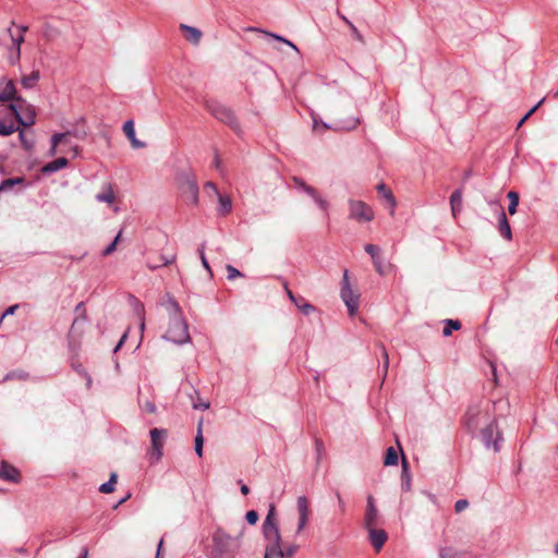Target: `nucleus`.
Returning a JSON list of instances; mask_svg holds the SVG:
<instances>
[{
  "mask_svg": "<svg viewBox=\"0 0 558 558\" xmlns=\"http://www.w3.org/2000/svg\"><path fill=\"white\" fill-rule=\"evenodd\" d=\"M8 33L12 39L13 48L16 50V58L21 59V45L24 43V35L14 36L11 28H8Z\"/></svg>",
  "mask_w": 558,
  "mask_h": 558,
  "instance_id": "nucleus-33",
  "label": "nucleus"
},
{
  "mask_svg": "<svg viewBox=\"0 0 558 558\" xmlns=\"http://www.w3.org/2000/svg\"><path fill=\"white\" fill-rule=\"evenodd\" d=\"M316 462L319 463L325 451L324 442L320 439L315 440Z\"/></svg>",
  "mask_w": 558,
  "mask_h": 558,
  "instance_id": "nucleus-43",
  "label": "nucleus"
},
{
  "mask_svg": "<svg viewBox=\"0 0 558 558\" xmlns=\"http://www.w3.org/2000/svg\"><path fill=\"white\" fill-rule=\"evenodd\" d=\"M24 183H25L24 177H15V178L5 179L0 183V193L9 192L15 185H20V184H24Z\"/></svg>",
  "mask_w": 558,
  "mask_h": 558,
  "instance_id": "nucleus-25",
  "label": "nucleus"
},
{
  "mask_svg": "<svg viewBox=\"0 0 558 558\" xmlns=\"http://www.w3.org/2000/svg\"><path fill=\"white\" fill-rule=\"evenodd\" d=\"M39 80V71H33L29 75L22 78V85L25 88H33Z\"/></svg>",
  "mask_w": 558,
  "mask_h": 558,
  "instance_id": "nucleus-32",
  "label": "nucleus"
},
{
  "mask_svg": "<svg viewBox=\"0 0 558 558\" xmlns=\"http://www.w3.org/2000/svg\"><path fill=\"white\" fill-rule=\"evenodd\" d=\"M20 471L8 463L7 461L0 462V478L11 483H17L20 481Z\"/></svg>",
  "mask_w": 558,
  "mask_h": 558,
  "instance_id": "nucleus-14",
  "label": "nucleus"
},
{
  "mask_svg": "<svg viewBox=\"0 0 558 558\" xmlns=\"http://www.w3.org/2000/svg\"><path fill=\"white\" fill-rule=\"evenodd\" d=\"M349 217L359 222H368L374 219V213L372 208L362 201H349Z\"/></svg>",
  "mask_w": 558,
  "mask_h": 558,
  "instance_id": "nucleus-9",
  "label": "nucleus"
},
{
  "mask_svg": "<svg viewBox=\"0 0 558 558\" xmlns=\"http://www.w3.org/2000/svg\"><path fill=\"white\" fill-rule=\"evenodd\" d=\"M163 338L175 344L187 343L191 340V337L185 319H183L182 316L171 317L169 328Z\"/></svg>",
  "mask_w": 558,
  "mask_h": 558,
  "instance_id": "nucleus-5",
  "label": "nucleus"
},
{
  "mask_svg": "<svg viewBox=\"0 0 558 558\" xmlns=\"http://www.w3.org/2000/svg\"><path fill=\"white\" fill-rule=\"evenodd\" d=\"M337 500H338V505H339V510L341 513H344L345 511V504L340 495V493H337Z\"/></svg>",
  "mask_w": 558,
  "mask_h": 558,
  "instance_id": "nucleus-63",
  "label": "nucleus"
},
{
  "mask_svg": "<svg viewBox=\"0 0 558 558\" xmlns=\"http://www.w3.org/2000/svg\"><path fill=\"white\" fill-rule=\"evenodd\" d=\"M424 495L427 497V499L433 504V505H438V499L436 497V495L429 493V492H424Z\"/></svg>",
  "mask_w": 558,
  "mask_h": 558,
  "instance_id": "nucleus-64",
  "label": "nucleus"
},
{
  "mask_svg": "<svg viewBox=\"0 0 558 558\" xmlns=\"http://www.w3.org/2000/svg\"><path fill=\"white\" fill-rule=\"evenodd\" d=\"M219 199V208L218 211L221 216H225L230 213L232 203L228 196H223L221 194L217 195Z\"/></svg>",
  "mask_w": 558,
  "mask_h": 558,
  "instance_id": "nucleus-28",
  "label": "nucleus"
},
{
  "mask_svg": "<svg viewBox=\"0 0 558 558\" xmlns=\"http://www.w3.org/2000/svg\"><path fill=\"white\" fill-rule=\"evenodd\" d=\"M376 190L380 196H383L390 205L391 211L390 214L393 215L395 207H396V199L393 197V194L390 189L387 187L385 183H380L376 186Z\"/></svg>",
  "mask_w": 558,
  "mask_h": 558,
  "instance_id": "nucleus-24",
  "label": "nucleus"
},
{
  "mask_svg": "<svg viewBox=\"0 0 558 558\" xmlns=\"http://www.w3.org/2000/svg\"><path fill=\"white\" fill-rule=\"evenodd\" d=\"M118 475L117 473H111L109 481L101 484L99 487V492L102 494H110L114 490V484L117 483Z\"/></svg>",
  "mask_w": 558,
  "mask_h": 558,
  "instance_id": "nucleus-30",
  "label": "nucleus"
},
{
  "mask_svg": "<svg viewBox=\"0 0 558 558\" xmlns=\"http://www.w3.org/2000/svg\"><path fill=\"white\" fill-rule=\"evenodd\" d=\"M141 408L148 412V413H155L156 412V405L154 402L147 400L144 403H141Z\"/></svg>",
  "mask_w": 558,
  "mask_h": 558,
  "instance_id": "nucleus-54",
  "label": "nucleus"
},
{
  "mask_svg": "<svg viewBox=\"0 0 558 558\" xmlns=\"http://www.w3.org/2000/svg\"><path fill=\"white\" fill-rule=\"evenodd\" d=\"M175 180L183 201L187 205L196 206L199 199V187L194 172L191 170L180 171Z\"/></svg>",
  "mask_w": 558,
  "mask_h": 558,
  "instance_id": "nucleus-4",
  "label": "nucleus"
},
{
  "mask_svg": "<svg viewBox=\"0 0 558 558\" xmlns=\"http://www.w3.org/2000/svg\"><path fill=\"white\" fill-rule=\"evenodd\" d=\"M507 197L510 201L508 211L510 215H514L517 213V207L519 205V194L514 191H510Z\"/></svg>",
  "mask_w": 558,
  "mask_h": 558,
  "instance_id": "nucleus-35",
  "label": "nucleus"
},
{
  "mask_svg": "<svg viewBox=\"0 0 558 558\" xmlns=\"http://www.w3.org/2000/svg\"><path fill=\"white\" fill-rule=\"evenodd\" d=\"M439 558H457V551L452 547H440Z\"/></svg>",
  "mask_w": 558,
  "mask_h": 558,
  "instance_id": "nucleus-42",
  "label": "nucleus"
},
{
  "mask_svg": "<svg viewBox=\"0 0 558 558\" xmlns=\"http://www.w3.org/2000/svg\"><path fill=\"white\" fill-rule=\"evenodd\" d=\"M9 116L10 118L14 117L16 121L24 125V126H31L35 123V111L28 110L25 118L22 117L20 112V106H16L15 104H10L9 106L0 109V116ZM16 131L15 123L10 119L5 120L2 117H0V135L8 136L11 135Z\"/></svg>",
  "mask_w": 558,
  "mask_h": 558,
  "instance_id": "nucleus-3",
  "label": "nucleus"
},
{
  "mask_svg": "<svg viewBox=\"0 0 558 558\" xmlns=\"http://www.w3.org/2000/svg\"><path fill=\"white\" fill-rule=\"evenodd\" d=\"M347 25L350 27L353 37L355 39H357L359 41H363V36L359 32V29L354 26V24L351 21H347Z\"/></svg>",
  "mask_w": 558,
  "mask_h": 558,
  "instance_id": "nucleus-51",
  "label": "nucleus"
},
{
  "mask_svg": "<svg viewBox=\"0 0 558 558\" xmlns=\"http://www.w3.org/2000/svg\"><path fill=\"white\" fill-rule=\"evenodd\" d=\"M202 425H203V422L201 421L198 423L197 435L195 437V452L198 457L203 456L204 438L202 435Z\"/></svg>",
  "mask_w": 558,
  "mask_h": 558,
  "instance_id": "nucleus-34",
  "label": "nucleus"
},
{
  "mask_svg": "<svg viewBox=\"0 0 558 558\" xmlns=\"http://www.w3.org/2000/svg\"><path fill=\"white\" fill-rule=\"evenodd\" d=\"M308 521H310V518H303V517L298 518V526H296V531H295L296 535L302 533V531L306 527Z\"/></svg>",
  "mask_w": 558,
  "mask_h": 558,
  "instance_id": "nucleus-48",
  "label": "nucleus"
},
{
  "mask_svg": "<svg viewBox=\"0 0 558 558\" xmlns=\"http://www.w3.org/2000/svg\"><path fill=\"white\" fill-rule=\"evenodd\" d=\"M165 307L168 311L170 318L173 316H181V307L172 296H168Z\"/></svg>",
  "mask_w": 558,
  "mask_h": 558,
  "instance_id": "nucleus-27",
  "label": "nucleus"
},
{
  "mask_svg": "<svg viewBox=\"0 0 558 558\" xmlns=\"http://www.w3.org/2000/svg\"><path fill=\"white\" fill-rule=\"evenodd\" d=\"M461 204H462V191L460 189L452 192L450 195V206L452 215L456 216L457 213L461 210Z\"/></svg>",
  "mask_w": 558,
  "mask_h": 558,
  "instance_id": "nucleus-26",
  "label": "nucleus"
},
{
  "mask_svg": "<svg viewBox=\"0 0 558 558\" xmlns=\"http://www.w3.org/2000/svg\"><path fill=\"white\" fill-rule=\"evenodd\" d=\"M411 472L410 466L405 458H402V472H401V489L403 492L411 490Z\"/></svg>",
  "mask_w": 558,
  "mask_h": 558,
  "instance_id": "nucleus-21",
  "label": "nucleus"
},
{
  "mask_svg": "<svg viewBox=\"0 0 558 558\" xmlns=\"http://www.w3.org/2000/svg\"><path fill=\"white\" fill-rule=\"evenodd\" d=\"M68 163H69V161L65 157H60V158H57L53 161L45 165L43 167L41 171L45 174H50V173L57 172V171L65 168L68 166Z\"/></svg>",
  "mask_w": 558,
  "mask_h": 558,
  "instance_id": "nucleus-20",
  "label": "nucleus"
},
{
  "mask_svg": "<svg viewBox=\"0 0 558 558\" xmlns=\"http://www.w3.org/2000/svg\"><path fill=\"white\" fill-rule=\"evenodd\" d=\"M302 192L307 194L312 199L315 198L319 194L315 187H313L312 185H308V184H306L303 187Z\"/></svg>",
  "mask_w": 558,
  "mask_h": 558,
  "instance_id": "nucleus-53",
  "label": "nucleus"
},
{
  "mask_svg": "<svg viewBox=\"0 0 558 558\" xmlns=\"http://www.w3.org/2000/svg\"><path fill=\"white\" fill-rule=\"evenodd\" d=\"M369 534V541L376 551L380 550L387 542L388 535L381 529H375V526L366 527Z\"/></svg>",
  "mask_w": 558,
  "mask_h": 558,
  "instance_id": "nucleus-16",
  "label": "nucleus"
},
{
  "mask_svg": "<svg viewBox=\"0 0 558 558\" xmlns=\"http://www.w3.org/2000/svg\"><path fill=\"white\" fill-rule=\"evenodd\" d=\"M117 248V245H116V242H111L104 251H102V255L104 256H108L110 254H112Z\"/></svg>",
  "mask_w": 558,
  "mask_h": 558,
  "instance_id": "nucleus-59",
  "label": "nucleus"
},
{
  "mask_svg": "<svg viewBox=\"0 0 558 558\" xmlns=\"http://www.w3.org/2000/svg\"><path fill=\"white\" fill-rule=\"evenodd\" d=\"M283 288L286 290V293L287 295L289 296V299L294 303V305L304 314V315H310L312 314L313 312H315V306L307 303L303 298L301 296H295L293 294V292L289 289L288 287V282L287 281H283Z\"/></svg>",
  "mask_w": 558,
  "mask_h": 558,
  "instance_id": "nucleus-12",
  "label": "nucleus"
},
{
  "mask_svg": "<svg viewBox=\"0 0 558 558\" xmlns=\"http://www.w3.org/2000/svg\"><path fill=\"white\" fill-rule=\"evenodd\" d=\"M207 109L217 120L229 125L236 133H240V124L231 109L216 102L207 104Z\"/></svg>",
  "mask_w": 558,
  "mask_h": 558,
  "instance_id": "nucleus-7",
  "label": "nucleus"
},
{
  "mask_svg": "<svg viewBox=\"0 0 558 558\" xmlns=\"http://www.w3.org/2000/svg\"><path fill=\"white\" fill-rule=\"evenodd\" d=\"M298 517L311 518L310 500L306 496H299L296 499Z\"/></svg>",
  "mask_w": 558,
  "mask_h": 558,
  "instance_id": "nucleus-23",
  "label": "nucleus"
},
{
  "mask_svg": "<svg viewBox=\"0 0 558 558\" xmlns=\"http://www.w3.org/2000/svg\"><path fill=\"white\" fill-rule=\"evenodd\" d=\"M205 190H207V191H211V192H214L216 195H219V194H220V193H219V191H218L217 185H216L214 182H211V181H208V182H206V183H205Z\"/></svg>",
  "mask_w": 558,
  "mask_h": 558,
  "instance_id": "nucleus-58",
  "label": "nucleus"
},
{
  "mask_svg": "<svg viewBox=\"0 0 558 558\" xmlns=\"http://www.w3.org/2000/svg\"><path fill=\"white\" fill-rule=\"evenodd\" d=\"M75 312L78 314V316L74 319V322L72 324L71 333L75 330L76 326L80 323H83L86 319V313H85V307H84V303L83 302H81V303H78L76 305Z\"/></svg>",
  "mask_w": 558,
  "mask_h": 558,
  "instance_id": "nucleus-29",
  "label": "nucleus"
},
{
  "mask_svg": "<svg viewBox=\"0 0 558 558\" xmlns=\"http://www.w3.org/2000/svg\"><path fill=\"white\" fill-rule=\"evenodd\" d=\"M198 254H199V257H201V260H202V265L203 267L211 275V269H210V266L206 259V256H205V252H204V245H202L199 248H198Z\"/></svg>",
  "mask_w": 558,
  "mask_h": 558,
  "instance_id": "nucleus-49",
  "label": "nucleus"
},
{
  "mask_svg": "<svg viewBox=\"0 0 558 558\" xmlns=\"http://www.w3.org/2000/svg\"><path fill=\"white\" fill-rule=\"evenodd\" d=\"M65 138H66V133H56V134L52 135V137H51L50 155H56L57 154V146L60 143L65 142Z\"/></svg>",
  "mask_w": 558,
  "mask_h": 558,
  "instance_id": "nucleus-37",
  "label": "nucleus"
},
{
  "mask_svg": "<svg viewBox=\"0 0 558 558\" xmlns=\"http://www.w3.org/2000/svg\"><path fill=\"white\" fill-rule=\"evenodd\" d=\"M483 421H488L487 411H482L478 405H472L468 409L464 416V424L469 432H475Z\"/></svg>",
  "mask_w": 558,
  "mask_h": 558,
  "instance_id": "nucleus-10",
  "label": "nucleus"
},
{
  "mask_svg": "<svg viewBox=\"0 0 558 558\" xmlns=\"http://www.w3.org/2000/svg\"><path fill=\"white\" fill-rule=\"evenodd\" d=\"M180 31L183 33L184 38L193 44L198 45L202 39V32L193 26L186 25V24H180L179 26Z\"/></svg>",
  "mask_w": 558,
  "mask_h": 558,
  "instance_id": "nucleus-17",
  "label": "nucleus"
},
{
  "mask_svg": "<svg viewBox=\"0 0 558 558\" xmlns=\"http://www.w3.org/2000/svg\"><path fill=\"white\" fill-rule=\"evenodd\" d=\"M227 271H228V279L229 280H233L238 277H242L243 274L241 271H239L236 268H234L233 266L231 265H227Z\"/></svg>",
  "mask_w": 558,
  "mask_h": 558,
  "instance_id": "nucleus-46",
  "label": "nucleus"
},
{
  "mask_svg": "<svg viewBox=\"0 0 558 558\" xmlns=\"http://www.w3.org/2000/svg\"><path fill=\"white\" fill-rule=\"evenodd\" d=\"M481 440L487 450H493L494 452L500 451L504 437L495 418L489 421L486 426L481 429Z\"/></svg>",
  "mask_w": 558,
  "mask_h": 558,
  "instance_id": "nucleus-6",
  "label": "nucleus"
},
{
  "mask_svg": "<svg viewBox=\"0 0 558 558\" xmlns=\"http://www.w3.org/2000/svg\"><path fill=\"white\" fill-rule=\"evenodd\" d=\"M174 260H175L174 255H172L170 257H166L165 255H159L156 260H153L150 257H148L146 260V266L149 269L155 270L161 266L170 265V264L174 263Z\"/></svg>",
  "mask_w": 558,
  "mask_h": 558,
  "instance_id": "nucleus-22",
  "label": "nucleus"
},
{
  "mask_svg": "<svg viewBox=\"0 0 558 558\" xmlns=\"http://www.w3.org/2000/svg\"><path fill=\"white\" fill-rule=\"evenodd\" d=\"M385 465H396L398 463V453L393 447H389L386 451Z\"/></svg>",
  "mask_w": 558,
  "mask_h": 558,
  "instance_id": "nucleus-38",
  "label": "nucleus"
},
{
  "mask_svg": "<svg viewBox=\"0 0 558 558\" xmlns=\"http://www.w3.org/2000/svg\"><path fill=\"white\" fill-rule=\"evenodd\" d=\"M372 262H373V265H374L376 271L380 276L386 274V266H385V259L383 257V254H380L378 256H374V258H372Z\"/></svg>",
  "mask_w": 558,
  "mask_h": 558,
  "instance_id": "nucleus-39",
  "label": "nucleus"
},
{
  "mask_svg": "<svg viewBox=\"0 0 558 558\" xmlns=\"http://www.w3.org/2000/svg\"><path fill=\"white\" fill-rule=\"evenodd\" d=\"M340 295L350 316L355 315L359 308L360 294L354 293L349 282V271L344 269Z\"/></svg>",
  "mask_w": 558,
  "mask_h": 558,
  "instance_id": "nucleus-8",
  "label": "nucleus"
},
{
  "mask_svg": "<svg viewBox=\"0 0 558 558\" xmlns=\"http://www.w3.org/2000/svg\"><path fill=\"white\" fill-rule=\"evenodd\" d=\"M299 550V545L291 544L287 546L284 549L282 548V555L281 556H275L276 558H292L296 551Z\"/></svg>",
  "mask_w": 558,
  "mask_h": 558,
  "instance_id": "nucleus-40",
  "label": "nucleus"
},
{
  "mask_svg": "<svg viewBox=\"0 0 558 558\" xmlns=\"http://www.w3.org/2000/svg\"><path fill=\"white\" fill-rule=\"evenodd\" d=\"M248 524L254 525L258 520V513L255 510H250L245 514Z\"/></svg>",
  "mask_w": 558,
  "mask_h": 558,
  "instance_id": "nucleus-50",
  "label": "nucleus"
},
{
  "mask_svg": "<svg viewBox=\"0 0 558 558\" xmlns=\"http://www.w3.org/2000/svg\"><path fill=\"white\" fill-rule=\"evenodd\" d=\"M123 132L131 142V145L133 148H142L145 146V143L142 141H138L135 136V129L134 123L132 120H128L123 124Z\"/></svg>",
  "mask_w": 558,
  "mask_h": 558,
  "instance_id": "nucleus-18",
  "label": "nucleus"
},
{
  "mask_svg": "<svg viewBox=\"0 0 558 558\" xmlns=\"http://www.w3.org/2000/svg\"><path fill=\"white\" fill-rule=\"evenodd\" d=\"M380 352H381V355L384 357V365H383V367H384V374L386 375L387 372H388V366H389V357H388L387 350L384 347L380 348Z\"/></svg>",
  "mask_w": 558,
  "mask_h": 558,
  "instance_id": "nucleus-57",
  "label": "nucleus"
},
{
  "mask_svg": "<svg viewBox=\"0 0 558 558\" xmlns=\"http://www.w3.org/2000/svg\"><path fill=\"white\" fill-rule=\"evenodd\" d=\"M359 124H360L359 118H351L341 125V129L351 131V130L355 129Z\"/></svg>",
  "mask_w": 558,
  "mask_h": 558,
  "instance_id": "nucleus-44",
  "label": "nucleus"
},
{
  "mask_svg": "<svg viewBox=\"0 0 558 558\" xmlns=\"http://www.w3.org/2000/svg\"><path fill=\"white\" fill-rule=\"evenodd\" d=\"M209 402L202 400L199 397L197 398V401H193V409L195 410H202L205 411L209 409Z\"/></svg>",
  "mask_w": 558,
  "mask_h": 558,
  "instance_id": "nucleus-47",
  "label": "nucleus"
},
{
  "mask_svg": "<svg viewBox=\"0 0 558 558\" xmlns=\"http://www.w3.org/2000/svg\"><path fill=\"white\" fill-rule=\"evenodd\" d=\"M244 530L245 526L242 524L239 534L236 536H231L223 530L218 529L213 535L210 558H234L240 549V539Z\"/></svg>",
  "mask_w": 558,
  "mask_h": 558,
  "instance_id": "nucleus-1",
  "label": "nucleus"
},
{
  "mask_svg": "<svg viewBox=\"0 0 558 558\" xmlns=\"http://www.w3.org/2000/svg\"><path fill=\"white\" fill-rule=\"evenodd\" d=\"M262 532L266 542L264 555L281 556V535L276 522V508L274 504H270L269 506L268 513L263 523Z\"/></svg>",
  "mask_w": 558,
  "mask_h": 558,
  "instance_id": "nucleus-2",
  "label": "nucleus"
},
{
  "mask_svg": "<svg viewBox=\"0 0 558 558\" xmlns=\"http://www.w3.org/2000/svg\"><path fill=\"white\" fill-rule=\"evenodd\" d=\"M271 36H272L274 38H276L277 40H280V41H282V43L287 44V45H288V46H290L292 49L298 50L296 46H295L293 43H291L290 40H288V39H286V38H283V37H281V36L275 35V34H274V35H271Z\"/></svg>",
  "mask_w": 558,
  "mask_h": 558,
  "instance_id": "nucleus-61",
  "label": "nucleus"
},
{
  "mask_svg": "<svg viewBox=\"0 0 558 558\" xmlns=\"http://www.w3.org/2000/svg\"><path fill=\"white\" fill-rule=\"evenodd\" d=\"M302 192L307 194L312 199L315 198L319 194L315 187H313L312 185H308V184H306L303 187Z\"/></svg>",
  "mask_w": 558,
  "mask_h": 558,
  "instance_id": "nucleus-52",
  "label": "nucleus"
},
{
  "mask_svg": "<svg viewBox=\"0 0 558 558\" xmlns=\"http://www.w3.org/2000/svg\"><path fill=\"white\" fill-rule=\"evenodd\" d=\"M82 377L86 379V387L87 389H90L93 380L89 374L86 372V369H82Z\"/></svg>",
  "mask_w": 558,
  "mask_h": 558,
  "instance_id": "nucleus-62",
  "label": "nucleus"
},
{
  "mask_svg": "<svg viewBox=\"0 0 558 558\" xmlns=\"http://www.w3.org/2000/svg\"><path fill=\"white\" fill-rule=\"evenodd\" d=\"M498 231L506 240L510 241L512 239L511 227L504 210L498 216Z\"/></svg>",
  "mask_w": 558,
  "mask_h": 558,
  "instance_id": "nucleus-19",
  "label": "nucleus"
},
{
  "mask_svg": "<svg viewBox=\"0 0 558 558\" xmlns=\"http://www.w3.org/2000/svg\"><path fill=\"white\" fill-rule=\"evenodd\" d=\"M544 102V98L541 99L535 106H533L518 122L517 129L521 128L523 123L539 108V106Z\"/></svg>",
  "mask_w": 558,
  "mask_h": 558,
  "instance_id": "nucleus-41",
  "label": "nucleus"
},
{
  "mask_svg": "<svg viewBox=\"0 0 558 558\" xmlns=\"http://www.w3.org/2000/svg\"><path fill=\"white\" fill-rule=\"evenodd\" d=\"M379 513L375 506L373 496L367 497L366 512L364 519L365 527L376 526L378 523Z\"/></svg>",
  "mask_w": 558,
  "mask_h": 558,
  "instance_id": "nucleus-13",
  "label": "nucleus"
},
{
  "mask_svg": "<svg viewBox=\"0 0 558 558\" xmlns=\"http://www.w3.org/2000/svg\"><path fill=\"white\" fill-rule=\"evenodd\" d=\"M364 248L365 252L368 253L372 258H374V256H378L381 254L380 247L374 244H366Z\"/></svg>",
  "mask_w": 558,
  "mask_h": 558,
  "instance_id": "nucleus-45",
  "label": "nucleus"
},
{
  "mask_svg": "<svg viewBox=\"0 0 558 558\" xmlns=\"http://www.w3.org/2000/svg\"><path fill=\"white\" fill-rule=\"evenodd\" d=\"M96 199L100 203H108V204H111L113 203L114 201V195H113V192L111 190V186L108 185L107 187V191L105 192H101V193H98L96 195Z\"/></svg>",
  "mask_w": 558,
  "mask_h": 558,
  "instance_id": "nucleus-36",
  "label": "nucleus"
},
{
  "mask_svg": "<svg viewBox=\"0 0 558 558\" xmlns=\"http://www.w3.org/2000/svg\"><path fill=\"white\" fill-rule=\"evenodd\" d=\"M15 100L17 104L16 106H20V110L22 109L23 105L25 104V100L22 99L20 96H16V89L14 86V83L12 81H9L2 92H0V101H11Z\"/></svg>",
  "mask_w": 558,
  "mask_h": 558,
  "instance_id": "nucleus-15",
  "label": "nucleus"
},
{
  "mask_svg": "<svg viewBox=\"0 0 558 558\" xmlns=\"http://www.w3.org/2000/svg\"><path fill=\"white\" fill-rule=\"evenodd\" d=\"M461 328V323L459 320L453 319H445V327L442 329V335L448 337L451 335L452 330H459Z\"/></svg>",
  "mask_w": 558,
  "mask_h": 558,
  "instance_id": "nucleus-31",
  "label": "nucleus"
},
{
  "mask_svg": "<svg viewBox=\"0 0 558 558\" xmlns=\"http://www.w3.org/2000/svg\"><path fill=\"white\" fill-rule=\"evenodd\" d=\"M293 182H294L295 189H298L300 192H302L303 187L306 185V183L298 177L293 178Z\"/></svg>",
  "mask_w": 558,
  "mask_h": 558,
  "instance_id": "nucleus-60",
  "label": "nucleus"
},
{
  "mask_svg": "<svg viewBox=\"0 0 558 558\" xmlns=\"http://www.w3.org/2000/svg\"><path fill=\"white\" fill-rule=\"evenodd\" d=\"M313 201L316 203V205L322 209V210H327L328 208V203L326 199H324L319 194L313 198Z\"/></svg>",
  "mask_w": 558,
  "mask_h": 558,
  "instance_id": "nucleus-56",
  "label": "nucleus"
},
{
  "mask_svg": "<svg viewBox=\"0 0 558 558\" xmlns=\"http://www.w3.org/2000/svg\"><path fill=\"white\" fill-rule=\"evenodd\" d=\"M468 506H469V501L466 499H459L454 504V510H456V512H461L464 509H466Z\"/></svg>",
  "mask_w": 558,
  "mask_h": 558,
  "instance_id": "nucleus-55",
  "label": "nucleus"
},
{
  "mask_svg": "<svg viewBox=\"0 0 558 558\" xmlns=\"http://www.w3.org/2000/svg\"><path fill=\"white\" fill-rule=\"evenodd\" d=\"M151 438V457L159 461L162 457L163 442L168 436L167 429L153 428L149 432Z\"/></svg>",
  "mask_w": 558,
  "mask_h": 558,
  "instance_id": "nucleus-11",
  "label": "nucleus"
}]
</instances>
